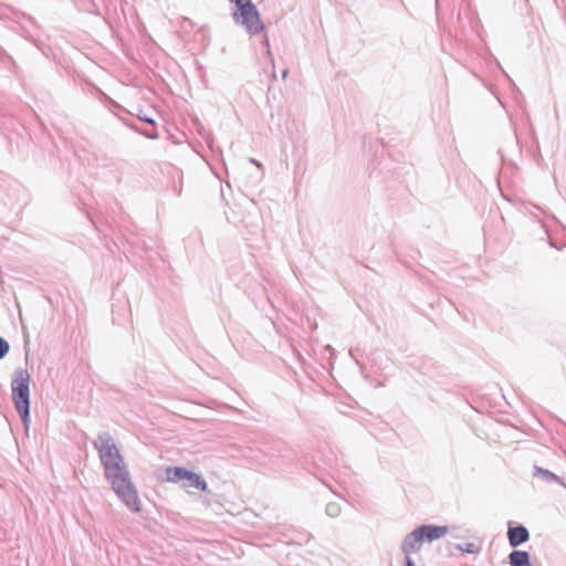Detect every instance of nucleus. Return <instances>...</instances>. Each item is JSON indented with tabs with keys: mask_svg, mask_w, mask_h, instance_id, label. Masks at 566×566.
<instances>
[{
	"mask_svg": "<svg viewBox=\"0 0 566 566\" xmlns=\"http://www.w3.org/2000/svg\"><path fill=\"white\" fill-rule=\"evenodd\" d=\"M458 548L465 553L478 554L481 551V542L475 538L471 542L459 544Z\"/></svg>",
	"mask_w": 566,
	"mask_h": 566,
	"instance_id": "obj_11",
	"label": "nucleus"
},
{
	"mask_svg": "<svg viewBox=\"0 0 566 566\" xmlns=\"http://www.w3.org/2000/svg\"><path fill=\"white\" fill-rule=\"evenodd\" d=\"M94 447L98 451L102 465L105 470V478L127 469L118 448L109 434L104 433L98 436L94 442Z\"/></svg>",
	"mask_w": 566,
	"mask_h": 566,
	"instance_id": "obj_1",
	"label": "nucleus"
},
{
	"mask_svg": "<svg viewBox=\"0 0 566 566\" xmlns=\"http://www.w3.org/2000/svg\"><path fill=\"white\" fill-rule=\"evenodd\" d=\"M235 6L233 19L237 23L245 28L251 33H260L263 30V23L260 14L251 0H230Z\"/></svg>",
	"mask_w": 566,
	"mask_h": 566,
	"instance_id": "obj_3",
	"label": "nucleus"
},
{
	"mask_svg": "<svg viewBox=\"0 0 566 566\" xmlns=\"http://www.w3.org/2000/svg\"><path fill=\"white\" fill-rule=\"evenodd\" d=\"M12 398L22 420L28 421L30 407V375L20 371L12 381Z\"/></svg>",
	"mask_w": 566,
	"mask_h": 566,
	"instance_id": "obj_4",
	"label": "nucleus"
},
{
	"mask_svg": "<svg viewBox=\"0 0 566 566\" xmlns=\"http://www.w3.org/2000/svg\"><path fill=\"white\" fill-rule=\"evenodd\" d=\"M113 491L133 512H140L142 503L135 486L132 483L128 470L106 476Z\"/></svg>",
	"mask_w": 566,
	"mask_h": 566,
	"instance_id": "obj_2",
	"label": "nucleus"
},
{
	"mask_svg": "<svg viewBox=\"0 0 566 566\" xmlns=\"http://www.w3.org/2000/svg\"><path fill=\"white\" fill-rule=\"evenodd\" d=\"M530 533L526 527L520 525L515 527H510L507 531V538L510 542V545L513 547H516L521 545L522 543H525L528 541Z\"/></svg>",
	"mask_w": 566,
	"mask_h": 566,
	"instance_id": "obj_7",
	"label": "nucleus"
},
{
	"mask_svg": "<svg viewBox=\"0 0 566 566\" xmlns=\"http://www.w3.org/2000/svg\"><path fill=\"white\" fill-rule=\"evenodd\" d=\"M511 566H531L530 555L524 551H514L510 554Z\"/></svg>",
	"mask_w": 566,
	"mask_h": 566,
	"instance_id": "obj_9",
	"label": "nucleus"
},
{
	"mask_svg": "<svg viewBox=\"0 0 566 566\" xmlns=\"http://www.w3.org/2000/svg\"><path fill=\"white\" fill-rule=\"evenodd\" d=\"M165 481L169 483L182 482V486L186 489L193 488L200 491L207 490V482L199 474L181 467L166 468Z\"/></svg>",
	"mask_w": 566,
	"mask_h": 566,
	"instance_id": "obj_5",
	"label": "nucleus"
},
{
	"mask_svg": "<svg viewBox=\"0 0 566 566\" xmlns=\"http://www.w3.org/2000/svg\"><path fill=\"white\" fill-rule=\"evenodd\" d=\"M137 116L140 120L145 122V123H148L153 126V128L149 130V132H145L144 134L148 137V138H157L158 137V130L155 126L156 122L154 118L149 117L148 115H146L143 109H138V113H137Z\"/></svg>",
	"mask_w": 566,
	"mask_h": 566,
	"instance_id": "obj_10",
	"label": "nucleus"
},
{
	"mask_svg": "<svg viewBox=\"0 0 566 566\" xmlns=\"http://www.w3.org/2000/svg\"><path fill=\"white\" fill-rule=\"evenodd\" d=\"M424 543L421 533L418 530L411 532L402 543V551L406 557H410L411 554L418 553Z\"/></svg>",
	"mask_w": 566,
	"mask_h": 566,
	"instance_id": "obj_6",
	"label": "nucleus"
},
{
	"mask_svg": "<svg viewBox=\"0 0 566 566\" xmlns=\"http://www.w3.org/2000/svg\"><path fill=\"white\" fill-rule=\"evenodd\" d=\"M8 352H9L8 343L0 337V358H2Z\"/></svg>",
	"mask_w": 566,
	"mask_h": 566,
	"instance_id": "obj_12",
	"label": "nucleus"
},
{
	"mask_svg": "<svg viewBox=\"0 0 566 566\" xmlns=\"http://www.w3.org/2000/svg\"><path fill=\"white\" fill-rule=\"evenodd\" d=\"M406 566H415L410 557H406Z\"/></svg>",
	"mask_w": 566,
	"mask_h": 566,
	"instance_id": "obj_13",
	"label": "nucleus"
},
{
	"mask_svg": "<svg viewBox=\"0 0 566 566\" xmlns=\"http://www.w3.org/2000/svg\"><path fill=\"white\" fill-rule=\"evenodd\" d=\"M417 530L421 533L423 539L428 542L441 538L448 533V527L436 525H423Z\"/></svg>",
	"mask_w": 566,
	"mask_h": 566,
	"instance_id": "obj_8",
	"label": "nucleus"
}]
</instances>
